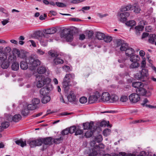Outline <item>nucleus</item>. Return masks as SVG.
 Masks as SVG:
<instances>
[{
	"label": "nucleus",
	"mask_w": 156,
	"mask_h": 156,
	"mask_svg": "<svg viewBox=\"0 0 156 156\" xmlns=\"http://www.w3.org/2000/svg\"><path fill=\"white\" fill-rule=\"evenodd\" d=\"M75 75L73 73H68L66 75L64 78L62 85L65 92L67 93L71 86L70 83L75 78Z\"/></svg>",
	"instance_id": "obj_1"
},
{
	"label": "nucleus",
	"mask_w": 156,
	"mask_h": 156,
	"mask_svg": "<svg viewBox=\"0 0 156 156\" xmlns=\"http://www.w3.org/2000/svg\"><path fill=\"white\" fill-rule=\"evenodd\" d=\"M141 71L135 75V78L141 81L144 82L147 80L149 78L148 71L145 68L141 69Z\"/></svg>",
	"instance_id": "obj_2"
},
{
	"label": "nucleus",
	"mask_w": 156,
	"mask_h": 156,
	"mask_svg": "<svg viewBox=\"0 0 156 156\" xmlns=\"http://www.w3.org/2000/svg\"><path fill=\"white\" fill-rule=\"evenodd\" d=\"M36 80L37 81V86L40 88L44 85H47L50 83L51 80L49 78H45L43 75H38L37 76Z\"/></svg>",
	"instance_id": "obj_3"
},
{
	"label": "nucleus",
	"mask_w": 156,
	"mask_h": 156,
	"mask_svg": "<svg viewBox=\"0 0 156 156\" xmlns=\"http://www.w3.org/2000/svg\"><path fill=\"white\" fill-rule=\"evenodd\" d=\"M140 58L138 55H133L130 58V60L132 63L130 65L129 68L130 69L137 68L140 66V64L139 62Z\"/></svg>",
	"instance_id": "obj_4"
},
{
	"label": "nucleus",
	"mask_w": 156,
	"mask_h": 156,
	"mask_svg": "<svg viewBox=\"0 0 156 156\" xmlns=\"http://www.w3.org/2000/svg\"><path fill=\"white\" fill-rule=\"evenodd\" d=\"M27 62L29 65V66L32 67V69L37 66L40 64V60L31 57H29L27 59Z\"/></svg>",
	"instance_id": "obj_5"
},
{
	"label": "nucleus",
	"mask_w": 156,
	"mask_h": 156,
	"mask_svg": "<svg viewBox=\"0 0 156 156\" xmlns=\"http://www.w3.org/2000/svg\"><path fill=\"white\" fill-rule=\"evenodd\" d=\"M62 37L65 39L68 42L72 41L73 39V35L70 31H66V29L63 30V31L61 33Z\"/></svg>",
	"instance_id": "obj_6"
},
{
	"label": "nucleus",
	"mask_w": 156,
	"mask_h": 156,
	"mask_svg": "<svg viewBox=\"0 0 156 156\" xmlns=\"http://www.w3.org/2000/svg\"><path fill=\"white\" fill-rule=\"evenodd\" d=\"M53 88V86L51 83H50L44 87L41 88L40 91V93L42 95H45L48 94Z\"/></svg>",
	"instance_id": "obj_7"
},
{
	"label": "nucleus",
	"mask_w": 156,
	"mask_h": 156,
	"mask_svg": "<svg viewBox=\"0 0 156 156\" xmlns=\"http://www.w3.org/2000/svg\"><path fill=\"white\" fill-rule=\"evenodd\" d=\"M42 138H39L36 140H30L28 142V144L30 147L33 148L37 146H41L42 144Z\"/></svg>",
	"instance_id": "obj_8"
},
{
	"label": "nucleus",
	"mask_w": 156,
	"mask_h": 156,
	"mask_svg": "<svg viewBox=\"0 0 156 156\" xmlns=\"http://www.w3.org/2000/svg\"><path fill=\"white\" fill-rule=\"evenodd\" d=\"M129 99L131 103H136L140 101V97L138 94L133 93L129 96Z\"/></svg>",
	"instance_id": "obj_9"
},
{
	"label": "nucleus",
	"mask_w": 156,
	"mask_h": 156,
	"mask_svg": "<svg viewBox=\"0 0 156 156\" xmlns=\"http://www.w3.org/2000/svg\"><path fill=\"white\" fill-rule=\"evenodd\" d=\"M100 96L101 94L99 92H97L95 95H91L88 98V102L90 104L96 102Z\"/></svg>",
	"instance_id": "obj_10"
},
{
	"label": "nucleus",
	"mask_w": 156,
	"mask_h": 156,
	"mask_svg": "<svg viewBox=\"0 0 156 156\" xmlns=\"http://www.w3.org/2000/svg\"><path fill=\"white\" fill-rule=\"evenodd\" d=\"M48 61L52 63L54 65L62 64L64 62L63 60L58 57L54 58L53 59H51V58L49 59Z\"/></svg>",
	"instance_id": "obj_11"
},
{
	"label": "nucleus",
	"mask_w": 156,
	"mask_h": 156,
	"mask_svg": "<svg viewBox=\"0 0 156 156\" xmlns=\"http://www.w3.org/2000/svg\"><path fill=\"white\" fill-rule=\"evenodd\" d=\"M42 144L43 143L44 145H43V150L47 148L46 145L50 144H51L52 138L51 137H48L46 138H42Z\"/></svg>",
	"instance_id": "obj_12"
},
{
	"label": "nucleus",
	"mask_w": 156,
	"mask_h": 156,
	"mask_svg": "<svg viewBox=\"0 0 156 156\" xmlns=\"http://www.w3.org/2000/svg\"><path fill=\"white\" fill-rule=\"evenodd\" d=\"M129 13L127 12L121 13L119 16L120 21L123 23L125 22L127 20V18L129 16Z\"/></svg>",
	"instance_id": "obj_13"
},
{
	"label": "nucleus",
	"mask_w": 156,
	"mask_h": 156,
	"mask_svg": "<svg viewBox=\"0 0 156 156\" xmlns=\"http://www.w3.org/2000/svg\"><path fill=\"white\" fill-rule=\"evenodd\" d=\"M110 98V95L108 92H104L102 94L101 100L104 102L109 101Z\"/></svg>",
	"instance_id": "obj_14"
},
{
	"label": "nucleus",
	"mask_w": 156,
	"mask_h": 156,
	"mask_svg": "<svg viewBox=\"0 0 156 156\" xmlns=\"http://www.w3.org/2000/svg\"><path fill=\"white\" fill-rule=\"evenodd\" d=\"M83 125L84 129H90L91 130L94 129V127L95 126L93 122H87L83 123Z\"/></svg>",
	"instance_id": "obj_15"
},
{
	"label": "nucleus",
	"mask_w": 156,
	"mask_h": 156,
	"mask_svg": "<svg viewBox=\"0 0 156 156\" xmlns=\"http://www.w3.org/2000/svg\"><path fill=\"white\" fill-rule=\"evenodd\" d=\"M103 140L102 136L101 135H98L95 137L94 140L90 142V145L91 146H95V142H100L101 141Z\"/></svg>",
	"instance_id": "obj_16"
},
{
	"label": "nucleus",
	"mask_w": 156,
	"mask_h": 156,
	"mask_svg": "<svg viewBox=\"0 0 156 156\" xmlns=\"http://www.w3.org/2000/svg\"><path fill=\"white\" fill-rule=\"evenodd\" d=\"M136 91L137 94H138L142 96L145 95L147 92V91L144 88V87H141L139 89H136Z\"/></svg>",
	"instance_id": "obj_17"
},
{
	"label": "nucleus",
	"mask_w": 156,
	"mask_h": 156,
	"mask_svg": "<svg viewBox=\"0 0 156 156\" xmlns=\"http://www.w3.org/2000/svg\"><path fill=\"white\" fill-rule=\"evenodd\" d=\"M57 31V29L55 27H51V28L44 30L45 34H52L55 33Z\"/></svg>",
	"instance_id": "obj_18"
},
{
	"label": "nucleus",
	"mask_w": 156,
	"mask_h": 156,
	"mask_svg": "<svg viewBox=\"0 0 156 156\" xmlns=\"http://www.w3.org/2000/svg\"><path fill=\"white\" fill-rule=\"evenodd\" d=\"M67 98L69 101L71 102L75 101L76 98V96L73 91L70 92Z\"/></svg>",
	"instance_id": "obj_19"
},
{
	"label": "nucleus",
	"mask_w": 156,
	"mask_h": 156,
	"mask_svg": "<svg viewBox=\"0 0 156 156\" xmlns=\"http://www.w3.org/2000/svg\"><path fill=\"white\" fill-rule=\"evenodd\" d=\"M134 52V50L133 48H129L128 47L125 51V54L126 55L130 57L133 55H133Z\"/></svg>",
	"instance_id": "obj_20"
},
{
	"label": "nucleus",
	"mask_w": 156,
	"mask_h": 156,
	"mask_svg": "<svg viewBox=\"0 0 156 156\" xmlns=\"http://www.w3.org/2000/svg\"><path fill=\"white\" fill-rule=\"evenodd\" d=\"M97 128L96 126H94L93 128L94 129H90V130H87L85 133V136L87 138L90 137L94 130H96Z\"/></svg>",
	"instance_id": "obj_21"
},
{
	"label": "nucleus",
	"mask_w": 156,
	"mask_h": 156,
	"mask_svg": "<svg viewBox=\"0 0 156 156\" xmlns=\"http://www.w3.org/2000/svg\"><path fill=\"white\" fill-rule=\"evenodd\" d=\"M48 55L51 57V58H48V59L51 58L52 59V58H55L58 56V54L56 52L52 50H50L48 51Z\"/></svg>",
	"instance_id": "obj_22"
},
{
	"label": "nucleus",
	"mask_w": 156,
	"mask_h": 156,
	"mask_svg": "<svg viewBox=\"0 0 156 156\" xmlns=\"http://www.w3.org/2000/svg\"><path fill=\"white\" fill-rule=\"evenodd\" d=\"M39 40L42 46L44 47L47 45L48 41L46 39H45V37H39Z\"/></svg>",
	"instance_id": "obj_23"
},
{
	"label": "nucleus",
	"mask_w": 156,
	"mask_h": 156,
	"mask_svg": "<svg viewBox=\"0 0 156 156\" xmlns=\"http://www.w3.org/2000/svg\"><path fill=\"white\" fill-rule=\"evenodd\" d=\"M156 35L154 34H150L149 37L148 42L151 44L154 43L155 40L156 39Z\"/></svg>",
	"instance_id": "obj_24"
},
{
	"label": "nucleus",
	"mask_w": 156,
	"mask_h": 156,
	"mask_svg": "<svg viewBox=\"0 0 156 156\" xmlns=\"http://www.w3.org/2000/svg\"><path fill=\"white\" fill-rule=\"evenodd\" d=\"M15 142L17 144L20 145L22 147H23L27 145L26 141H23L22 139L17 140L15 141Z\"/></svg>",
	"instance_id": "obj_25"
},
{
	"label": "nucleus",
	"mask_w": 156,
	"mask_h": 156,
	"mask_svg": "<svg viewBox=\"0 0 156 156\" xmlns=\"http://www.w3.org/2000/svg\"><path fill=\"white\" fill-rule=\"evenodd\" d=\"M132 86L134 87L139 89L141 87H144V84L141 82H135L132 83Z\"/></svg>",
	"instance_id": "obj_26"
},
{
	"label": "nucleus",
	"mask_w": 156,
	"mask_h": 156,
	"mask_svg": "<svg viewBox=\"0 0 156 156\" xmlns=\"http://www.w3.org/2000/svg\"><path fill=\"white\" fill-rule=\"evenodd\" d=\"M46 71V69L44 66H41L38 67L37 71L40 74H43Z\"/></svg>",
	"instance_id": "obj_27"
},
{
	"label": "nucleus",
	"mask_w": 156,
	"mask_h": 156,
	"mask_svg": "<svg viewBox=\"0 0 156 156\" xmlns=\"http://www.w3.org/2000/svg\"><path fill=\"white\" fill-rule=\"evenodd\" d=\"M104 34L100 32H97L96 34V37L99 40H102L105 37Z\"/></svg>",
	"instance_id": "obj_28"
},
{
	"label": "nucleus",
	"mask_w": 156,
	"mask_h": 156,
	"mask_svg": "<svg viewBox=\"0 0 156 156\" xmlns=\"http://www.w3.org/2000/svg\"><path fill=\"white\" fill-rule=\"evenodd\" d=\"M28 64L27 61L26 62L22 61L20 63V67L23 70H26L28 68Z\"/></svg>",
	"instance_id": "obj_29"
},
{
	"label": "nucleus",
	"mask_w": 156,
	"mask_h": 156,
	"mask_svg": "<svg viewBox=\"0 0 156 156\" xmlns=\"http://www.w3.org/2000/svg\"><path fill=\"white\" fill-rule=\"evenodd\" d=\"M51 100V98L48 96H44L42 98L41 101L42 103L46 104L49 102Z\"/></svg>",
	"instance_id": "obj_30"
},
{
	"label": "nucleus",
	"mask_w": 156,
	"mask_h": 156,
	"mask_svg": "<svg viewBox=\"0 0 156 156\" xmlns=\"http://www.w3.org/2000/svg\"><path fill=\"white\" fill-rule=\"evenodd\" d=\"M21 119V116L20 114H16L12 118V120L14 122H17L19 121Z\"/></svg>",
	"instance_id": "obj_31"
},
{
	"label": "nucleus",
	"mask_w": 156,
	"mask_h": 156,
	"mask_svg": "<svg viewBox=\"0 0 156 156\" xmlns=\"http://www.w3.org/2000/svg\"><path fill=\"white\" fill-rule=\"evenodd\" d=\"M110 100H109V102H110L116 101L118 99V96L115 94H112L111 96L110 95Z\"/></svg>",
	"instance_id": "obj_32"
},
{
	"label": "nucleus",
	"mask_w": 156,
	"mask_h": 156,
	"mask_svg": "<svg viewBox=\"0 0 156 156\" xmlns=\"http://www.w3.org/2000/svg\"><path fill=\"white\" fill-rule=\"evenodd\" d=\"M19 64L17 62H14L12 66V69L13 70L16 71L19 69Z\"/></svg>",
	"instance_id": "obj_33"
},
{
	"label": "nucleus",
	"mask_w": 156,
	"mask_h": 156,
	"mask_svg": "<svg viewBox=\"0 0 156 156\" xmlns=\"http://www.w3.org/2000/svg\"><path fill=\"white\" fill-rule=\"evenodd\" d=\"M128 47V44L124 42L120 46V50L121 51H125Z\"/></svg>",
	"instance_id": "obj_34"
},
{
	"label": "nucleus",
	"mask_w": 156,
	"mask_h": 156,
	"mask_svg": "<svg viewBox=\"0 0 156 156\" xmlns=\"http://www.w3.org/2000/svg\"><path fill=\"white\" fill-rule=\"evenodd\" d=\"M83 132V130L80 129L79 126H77L76 128V130L75 132V135H77L82 134Z\"/></svg>",
	"instance_id": "obj_35"
},
{
	"label": "nucleus",
	"mask_w": 156,
	"mask_h": 156,
	"mask_svg": "<svg viewBox=\"0 0 156 156\" xmlns=\"http://www.w3.org/2000/svg\"><path fill=\"white\" fill-rule=\"evenodd\" d=\"M7 58L6 55L2 50H0V60L2 61H5Z\"/></svg>",
	"instance_id": "obj_36"
},
{
	"label": "nucleus",
	"mask_w": 156,
	"mask_h": 156,
	"mask_svg": "<svg viewBox=\"0 0 156 156\" xmlns=\"http://www.w3.org/2000/svg\"><path fill=\"white\" fill-rule=\"evenodd\" d=\"M40 101L39 99L37 98H34L32 100V103L35 106H37V108L38 107V105L39 104Z\"/></svg>",
	"instance_id": "obj_37"
},
{
	"label": "nucleus",
	"mask_w": 156,
	"mask_h": 156,
	"mask_svg": "<svg viewBox=\"0 0 156 156\" xmlns=\"http://www.w3.org/2000/svg\"><path fill=\"white\" fill-rule=\"evenodd\" d=\"M112 38L111 36L105 35V37H104L103 40L105 42L108 43L110 42L112 40Z\"/></svg>",
	"instance_id": "obj_38"
},
{
	"label": "nucleus",
	"mask_w": 156,
	"mask_h": 156,
	"mask_svg": "<svg viewBox=\"0 0 156 156\" xmlns=\"http://www.w3.org/2000/svg\"><path fill=\"white\" fill-rule=\"evenodd\" d=\"M27 108L28 110H33L37 108V106L33 105L32 103L29 104L27 106Z\"/></svg>",
	"instance_id": "obj_39"
},
{
	"label": "nucleus",
	"mask_w": 156,
	"mask_h": 156,
	"mask_svg": "<svg viewBox=\"0 0 156 156\" xmlns=\"http://www.w3.org/2000/svg\"><path fill=\"white\" fill-rule=\"evenodd\" d=\"M126 24L128 26L132 27L136 25V22L134 20H130L127 21L126 23Z\"/></svg>",
	"instance_id": "obj_40"
},
{
	"label": "nucleus",
	"mask_w": 156,
	"mask_h": 156,
	"mask_svg": "<svg viewBox=\"0 0 156 156\" xmlns=\"http://www.w3.org/2000/svg\"><path fill=\"white\" fill-rule=\"evenodd\" d=\"M9 65V63L8 62L5 61L2 62L1 66L3 69H6L8 68Z\"/></svg>",
	"instance_id": "obj_41"
},
{
	"label": "nucleus",
	"mask_w": 156,
	"mask_h": 156,
	"mask_svg": "<svg viewBox=\"0 0 156 156\" xmlns=\"http://www.w3.org/2000/svg\"><path fill=\"white\" fill-rule=\"evenodd\" d=\"M9 123L8 121L3 122L1 124L2 127L4 129L7 128L9 126Z\"/></svg>",
	"instance_id": "obj_42"
},
{
	"label": "nucleus",
	"mask_w": 156,
	"mask_h": 156,
	"mask_svg": "<svg viewBox=\"0 0 156 156\" xmlns=\"http://www.w3.org/2000/svg\"><path fill=\"white\" fill-rule=\"evenodd\" d=\"M29 113V111L28 109L25 108L21 112L22 115L24 116H26Z\"/></svg>",
	"instance_id": "obj_43"
},
{
	"label": "nucleus",
	"mask_w": 156,
	"mask_h": 156,
	"mask_svg": "<svg viewBox=\"0 0 156 156\" xmlns=\"http://www.w3.org/2000/svg\"><path fill=\"white\" fill-rule=\"evenodd\" d=\"M87 101V98L85 97H82L80 98L79 101L81 104L86 103Z\"/></svg>",
	"instance_id": "obj_44"
},
{
	"label": "nucleus",
	"mask_w": 156,
	"mask_h": 156,
	"mask_svg": "<svg viewBox=\"0 0 156 156\" xmlns=\"http://www.w3.org/2000/svg\"><path fill=\"white\" fill-rule=\"evenodd\" d=\"M110 129H106L103 130V134L104 136H107L110 134Z\"/></svg>",
	"instance_id": "obj_45"
},
{
	"label": "nucleus",
	"mask_w": 156,
	"mask_h": 156,
	"mask_svg": "<svg viewBox=\"0 0 156 156\" xmlns=\"http://www.w3.org/2000/svg\"><path fill=\"white\" fill-rule=\"evenodd\" d=\"M76 127L75 126L70 127L68 129L69 133H75V130H76Z\"/></svg>",
	"instance_id": "obj_46"
},
{
	"label": "nucleus",
	"mask_w": 156,
	"mask_h": 156,
	"mask_svg": "<svg viewBox=\"0 0 156 156\" xmlns=\"http://www.w3.org/2000/svg\"><path fill=\"white\" fill-rule=\"evenodd\" d=\"M142 61L140 67L141 69L145 68L146 66V59L145 58L143 57H142Z\"/></svg>",
	"instance_id": "obj_47"
},
{
	"label": "nucleus",
	"mask_w": 156,
	"mask_h": 156,
	"mask_svg": "<svg viewBox=\"0 0 156 156\" xmlns=\"http://www.w3.org/2000/svg\"><path fill=\"white\" fill-rule=\"evenodd\" d=\"M18 55L19 57L22 58H26L27 56L26 54L23 52L18 53Z\"/></svg>",
	"instance_id": "obj_48"
},
{
	"label": "nucleus",
	"mask_w": 156,
	"mask_h": 156,
	"mask_svg": "<svg viewBox=\"0 0 156 156\" xmlns=\"http://www.w3.org/2000/svg\"><path fill=\"white\" fill-rule=\"evenodd\" d=\"M98 125H99V126L103 127L105 126L106 125L108 126V124L107 121H103L101 122L98 123Z\"/></svg>",
	"instance_id": "obj_49"
},
{
	"label": "nucleus",
	"mask_w": 156,
	"mask_h": 156,
	"mask_svg": "<svg viewBox=\"0 0 156 156\" xmlns=\"http://www.w3.org/2000/svg\"><path fill=\"white\" fill-rule=\"evenodd\" d=\"M144 28L143 26H137L135 27V29L136 30V32L137 31H142Z\"/></svg>",
	"instance_id": "obj_50"
},
{
	"label": "nucleus",
	"mask_w": 156,
	"mask_h": 156,
	"mask_svg": "<svg viewBox=\"0 0 156 156\" xmlns=\"http://www.w3.org/2000/svg\"><path fill=\"white\" fill-rule=\"evenodd\" d=\"M62 139L63 138L60 137L59 138L55 139L54 140V141L55 143L58 144L61 142Z\"/></svg>",
	"instance_id": "obj_51"
},
{
	"label": "nucleus",
	"mask_w": 156,
	"mask_h": 156,
	"mask_svg": "<svg viewBox=\"0 0 156 156\" xmlns=\"http://www.w3.org/2000/svg\"><path fill=\"white\" fill-rule=\"evenodd\" d=\"M124 42V41L122 40L119 39L117 40L116 41L117 46H121L122 44Z\"/></svg>",
	"instance_id": "obj_52"
},
{
	"label": "nucleus",
	"mask_w": 156,
	"mask_h": 156,
	"mask_svg": "<svg viewBox=\"0 0 156 156\" xmlns=\"http://www.w3.org/2000/svg\"><path fill=\"white\" fill-rule=\"evenodd\" d=\"M55 4L58 6L60 7H64L66 6V5L61 2H56Z\"/></svg>",
	"instance_id": "obj_53"
},
{
	"label": "nucleus",
	"mask_w": 156,
	"mask_h": 156,
	"mask_svg": "<svg viewBox=\"0 0 156 156\" xmlns=\"http://www.w3.org/2000/svg\"><path fill=\"white\" fill-rule=\"evenodd\" d=\"M95 148H94L92 149V152L90 154V156H94L98 154V153L97 151L95 150Z\"/></svg>",
	"instance_id": "obj_54"
},
{
	"label": "nucleus",
	"mask_w": 156,
	"mask_h": 156,
	"mask_svg": "<svg viewBox=\"0 0 156 156\" xmlns=\"http://www.w3.org/2000/svg\"><path fill=\"white\" fill-rule=\"evenodd\" d=\"M128 97L126 96H122L120 98V101L123 102H126L128 100Z\"/></svg>",
	"instance_id": "obj_55"
},
{
	"label": "nucleus",
	"mask_w": 156,
	"mask_h": 156,
	"mask_svg": "<svg viewBox=\"0 0 156 156\" xmlns=\"http://www.w3.org/2000/svg\"><path fill=\"white\" fill-rule=\"evenodd\" d=\"M69 133L68 128L63 130L62 132V134L63 135H67Z\"/></svg>",
	"instance_id": "obj_56"
},
{
	"label": "nucleus",
	"mask_w": 156,
	"mask_h": 156,
	"mask_svg": "<svg viewBox=\"0 0 156 156\" xmlns=\"http://www.w3.org/2000/svg\"><path fill=\"white\" fill-rule=\"evenodd\" d=\"M133 9H134V12L136 13H139L140 10V8L138 6L136 7L135 6H134V7H133Z\"/></svg>",
	"instance_id": "obj_57"
},
{
	"label": "nucleus",
	"mask_w": 156,
	"mask_h": 156,
	"mask_svg": "<svg viewBox=\"0 0 156 156\" xmlns=\"http://www.w3.org/2000/svg\"><path fill=\"white\" fill-rule=\"evenodd\" d=\"M37 52L38 54L40 55H43L45 53L44 51L41 49H37Z\"/></svg>",
	"instance_id": "obj_58"
},
{
	"label": "nucleus",
	"mask_w": 156,
	"mask_h": 156,
	"mask_svg": "<svg viewBox=\"0 0 156 156\" xmlns=\"http://www.w3.org/2000/svg\"><path fill=\"white\" fill-rule=\"evenodd\" d=\"M127 10H132L133 9V7H134V5H128L126 6Z\"/></svg>",
	"instance_id": "obj_59"
},
{
	"label": "nucleus",
	"mask_w": 156,
	"mask_h": 156,
	"mask_svg": "<svg viewBox=\"0 0 156 156\" xmlns=\"http://www.w3.org/2000/svg\"><path fill=\"white\" fill-rule=\"evenodd\" d=\"M93 32L92 31H89L87 33L88 37L89 38H91L93 35Z\"/></svg>",
	"instance_id": "obj_60"
},
{
	"label": "nucleus",
	"mask_w": 156,
	"mask_h": 156,
	"mask_svg": "<svg viewBox=\"0 0 156 156\" xmlns=\"http://www.w3.org/2000/svg\"><path fill=\"white\" fill-rule=\"evenodd\" d=\"M104 145L102 144H100L98 145L95 146V148H99L101 149H103L104 148Z\"/></svg>",
	"instance_id": "obj_61"
},
{
	"label": "nucleus",
	"mask_w": 156,
	"mask_h": 156,
	"mask_svg": "<svg viewBox=\"0 0 156 156\" xmlns=\"http://www.w3.org/2000/svg\"><path fill=\"white\" fill-rule=\"evenodd\" d=\"M85 38V35L84 34L80 35L79 39L81 40H84Z\"/></svg>",
	"instance_id": "obj_62"
},
{
	"label": "nucleus",
	"mask_w": 156,
	"mask_h": 156,
	"mask_svg": "<svg viewBox=\"0 0 156 156\" xmlns=\"http://www.w3.org/2000/svg\"><path fill=\"white\" fill-rule=\"evenodd\" d=\"M148 101V100L147 98L145 99L143 101V103L142 104V105L143 106H145V105H147L146 104Z\"/></svg>",
	"instance_id": "obj_63"
},
{
	"label": "nucleus",
	"mask_w": 156,
	"mask_h": 156,
	"mask_svg": "<svg viewBox=\"0 0 156 156\" xmlns=\"http://www.w3.org/2000/svg\"><path fill=\"white\" fill-rule=\"evenodd\" d=\"M146 153L145 151H143L140 153V154L137 156H146Z\"/></svg>",
	"instance_id": "obj_64"
}]
</instances>
